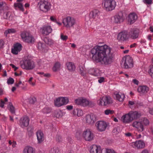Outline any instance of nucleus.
<instances>
[{
	"label": "nucleus",
	"instance_id": "obj_1",
	"mask_svg": "<svg viewBox=\"0 0 153 153\" xmlns=\"http://www.w3.org/2000/svg\"><path fill=\"white\" fill-rule=\"evenodd\" d=\"M111 50V48L106 45L95 46L91 51L92 59L96 62L105 65L110 64L112 62L113 58Z\"/></svg>",
	"mask_w": 153,
	"mask_h": 153
},
{
	"label": "nucleus",
	"instance_id": "obj_2",
	"mask_svg": "<svg viewBox=\"0 0 153 153\" xmlns=\"http://www.w3.org/2000/svg\"><path fill=\"white\" fill-rule=\"evenodd\" d=\"M90 153H116L112 149H101L100 147L94 145L90 147Z\"/></svg>",
	"mask_w": 153,
	"mask_h": 153
},
{
	"label": "nucleus",
	"instance_id": "obj_3",
	"mask_svg": "<svg viewBox=\"0 0 153 153\" xmlns=\"http://www.w3.org/2000/svg\"><path fill=\"white\" fill-rule=\"evenodd\" d=\"M102 4L105 10L109 12L114 9L116 3L114 0H103Z\"/></svg>",
	"mask_w": 153,
	"mask_h": 153
},
{
	"label": "nucleus",
	"instance_id": "obj_4",
	"mask_svg": "<svg viewBox=\"0 0 153 153\" xmlns=\"http://www.w3.org/2000/svg\"><path fill=\"white\" fill-rule=\"evenodd\" d=\"M20 65L22 68L27 70H32L35 67L34 62L28 58L24 59L21 62Z\"/></svg>",
	"mask_w": 153,
	"mask_h": 153
},
{
	"label": "nucleus",
	"instance_id": "obj_5",
	"mask_svg": "<svg viewBox=\"0 0 153 153\" xmlns=\"http://www.w3.org/2000/svg\"><path fill=\"white\" fill-rule=\"evenodd\" d=\"M122 65L126 69L131 68L133 66L134 62L133 59L129 56L123 57L122 59Z\"/></svg>",
	"mask_w": 153,
	"mask_h": 153
},
{
	"label": "nucleus",
	"instance_id": "obj_6",
	"mask_svg": "<svg viewBox=\"0 0 153 153\" xmlns=\"http://www.w3.org/2000/svg\"><path fill=\"white\" fill-rule=\"evenodd\" d=\"M39 1L38 5L40 10L44 12H47L50 9V4L48 0H37Z\"/></svg>",
	"mask_w": 153,
	"mask_h": 153
},
{
	"label": "nucleus",
	"instance_id": "obj_7",
	"mask_svg": "<svg viewBox=\"0 0 153 153\" xmlns=\"http://www.w3.org/2000/svg\"><path fill=\"white\" fill-rule=\"evenodd\" d=\"M75 102L76 104L83 107L87 106L92 107L94 105L91 102L89 101L87 99L83 98H79L76 99L75 100Z\"/></svg>",
	"mask_w": 153,
	"mask_h": 153
},
{
	"label": "nucleus",
	"instance_id": "obj_8",
	"mask_svg": "<svg viewBox=\"0 0 153 153\" xmlns=\"http://www.w3.org/2000/svg\"><path fill=\"white\" fill-rule=\"evenodd\" d=\"M62 23L65 27L69 28L73 26L76 21L74 18L69 16L63 19Z\"/></svg>",
	"mask_w": 153,
	"mask_h": 153
},
{
	"label": "nucleus",
	"instance_id": "obj_9",
	"mask_svg": "<svg viewBox=\"0 0 153 153\" xmlns=\"http://www.w3.org/2000/svg\"><path fill=\"white\" fill-rule=\"evenodd\" d=\"M21 36L22 40L26 42L32 43L34 42V37L27 32H22Z\"/></svg>",
	"mask_w": 153,
	"mask_h": 153
},
{
	"label": "nucleus",
	"instance_id": "obj_10",
	"mask_svg": "<svg viewBox=\"0 0 153 153\" xmlns=\"http://www.w3.org/2000/svg\"><path fill=\"white\" fill-rule=\"evenodd\" d=\"M82 136L85 140L87 141H90L94 139V135L89 129L85 130L82 134Z\"/></svg>",
	"mask_w": 153,
	"mask_h": 153
},
{
	"label": "nucleus",
	"instance_id": "obj_11",
	"mask_svg": "<svg viewBox=\"0 0 153 153\" xmlns=\"http://www.w3.org/2000/svg\"><path fill=\"white\" fill-rule=\"evenodd\" d=\"M68 100L66 97H59L55 100V105L58 107L66 105L68 103Z\"/></svg>",
	"mask_w": 153,
	"mask_h": 153
},
{
	"label": "nucleus",
	"instance_id": "obj_12",
	"mask_svg": "<svg viewBox=\"0 0 153 153\" xmlns=\"http://www.w3.org/2000/svg\"><path fill=\"white\" fill-rule=\"evenodd\" d=\"M100 14V12L98 10L94 9L89 13V19L92 20L97 21L99 19Z\"/></svg>",
	"mask_w": 153,
	"mask_h": 153
},
{
	"label": "nucleus",
	"instance_id": "obj_13",
	"mask_svg": "<svg viewBox=\"0 0 153 153\" xmlns=\"http://www.w3.org/2000/svg\"><path fill=\"white\" fill-rule=\"evenodd\" d=\"M40 31L44 36L48 35L52 31L51 26L48 25H44L40 29Z\"/></svg>",
	"mask_w": 153,
	"mask_h": 153
},
{
	"label": "nucleus",
	"instance_id": "obj_14",
	"mask_svg": "<svg viewBox=\"0 0 153 153\" xmlns=\"http://www.w3.org/2000/svg\"><path fill=\"white\" fill-rule=\"evenodd\" d=\"M113 22L116 24H120L124 20L122 12H120L116 14L113 17Z\"/></svg>",
	"mask_w": 153,
	"mask_h": 153
},
{
	"label": "nucleus",
	"instance_id": "obj_15",
	"mask_svg": "<svg viewBox=\"0 0 153 153\" xmlns=\"http://www.w3.org/2000/svg\"><path fill=\"white\" fill-rule=\"evenodd\" d=\"M129 38L128 33L126 31H122L118 34L117 39L120 41H125Z\"/></svg>",
	"mask_w": 153,
	"mask_h": 153
},
{
	"label": "nucleus",
	"instance_id": "obj_16",
	"mask_svg": "<svg viewBox=\"0 0 153 153\" xmlns=\"http://www.w3.org/2000/svg\"><path fill=\"white\" fill-rule=\"evenodd\" d=\"M149 91V88L145 85L139 86L137 88V92L142 96L146 95Z\"/></svg>",
	"mask_w": 153,
	"mask_h": 153
},
{
	"label": "nucleus",
	"instance_id": "obj_17",
	"mask_svg": "<svg viewBox=\"0 0 153 153\" xmlns=\"http://www.w3.org/2000/svg\"><path fill=\"white\" fill-rule=\"evenodd\" d=\"M139 33V30L137 28L131 29L128 33L129 37L133 39H135L138 38Z\"/></svg>",
	"mask_w": 153,
	"mask_h": 153
},
{
	"label": "nucleus",
	"instance_id": "obj_18",
	"mask_svg": "<svg viewBox=\"0 0 153 153\" xmlns=\"http://www.w3.org/2000/svg\"><path fill=\"white\" fill-rule=\"evenodd\" d=\"M107 126L106 123L105 122L102 121H99L96 124L97 129L100 131H105Z\"/></svg>",
	"mask_w": 153,
	"mask_h": 153
},
{
	"label": "nucleus",
	"instance_id": "obj_19",
	"mask_svg": "<svg viewBox=\"0 0 153 153\" xmlns=\"http://www.w3.org/2000/svg\"><path fill=\"white\" fill-rule=\"evenodd\" d=\"M131 146L134 148L142 149L144 147L145 143L141 140H139L131 143Z\"/></svg>",
	"mask_w": 153,
	"mask_h": 153
},
{
	"label": "nucleus",
	"instance_id": "obj_20",
	"mask_svg": "<svg viewBox=\"0 0 153 153\" xmlns=\"http://www.w3.org/2000/svg\"><path fill=\"white\" fill-rule=\"evenodd\" d=\"M29 119L28 117L25 116L21 118L20 120V125L23 128L27 127L29 125Z\"/></svg>",
	"mask_w": 153,
	"mask_h": 153
},
{
	"label": "nucleus",
	"instance_id": "obj_21",
	"mask_svg": "<svg viewBox=\"0 0 153 153\" xmlns=\"http://www.w3.org/2000/svg\"><path fill=\"white\" fill-rule=\"evenodd\" d=\"M94 117L93 114H88L85 117L86 123L88 124H93L95 122Z\"/></svg>",
	"mask_w": 153,
	"mask_h": 153
},
{
	"label": "nucleus",
	"instance_id": "obj_22",
	"mask_svg": "<svg viewBox=\"0 0 153 153\" xmlns=\"http://www.w3.org/2000/svg\"><path fill=\"white\" fill-rule=\"evenodd\" d=\"M132 126L133 127L137 128L139 132H142L144 130L143 126L141 122L135 121L133 123Z\"/></svg>",
	"mask_w": 153,
	"mask_h": 153
},
{
	"label": "nucleus",
	"instance_id": "obj_23",
	"mask_svg": "<svg viewBox=\"0 0 153 153\" xmlns=\"http://www.w3.org/2000/svg\"><path fill=\"white\" fill-rule=\"evenodd\" d=\"M121 120L123 123H129L132 121L129 112L123 116Z\"/></svg>",
	"mask_w": 153,
	"mask_h": 153
},
{
	"label": "nucleus",
	"instance_id": "obj_24",
	"mask_svg": "<svg viewBox=\"0 0 153 153\" xmlns=\"http://www.w3.org/2000/svg\"><path fill=\"white\" fill-rule=\"evenodd\" d=\"M36 134L38 143H42L45 140L44 134L41 130H39L37 131Z\"/></svg>",
	"mask_w": 153,
	"mask_h": 153
},
{
	"label": "nucleus",
	"instance_id": "obj_25",
	"mask_svg": "<svg viewBox=\"0 0 153 153\" xmlns=\"http://www.w3.org/2000/svg\"><path fill=\"white\" fill-rule=\"evenodd\" d=\"M137 16L134 13H130L128 15V20L130 24L134 23L137 20Z\"/></svg>",
	"mask_w": 153,
	"mask_h": 153
},
{
	"label": "nucleus",
	"instance_id": "obj_26",
	"mask_svg": "<svg viewBox=\"0 0 153 153\" xmlns=\"http://www.w3.org/2000/svg\"><path fill=\"white\" fill-rule=\"evenodd\" d=\"M21 45L19 44H16L14 46V48L12 49V53L14 54H17L21 50Z\"/></svg>",
	"mask_w": 153,
	"mask_h": 153
},
{
	"label": "nucleus",
	"instance_id": "obj_27",
	"mask_svg": "<svg viewBox=\"0 0 153 153\" xmlns=\"http://www.w3.org/2000/svg\"><path fill=\"white\" fill-rule=\"evenodd\" d=\"M66 66L67 69L70 71H73L75 70V65L72 62H67L66 64Z\"/></svg>",
	"mask_w": 153,
	"mask_h": 153
},
{
	"label": "nucleus",
	"instance_id": "obj_28",
	"mask_svg": "<svg viewBox=\"0 0 153 153\" xmlns=\"http://www.w3.org/2000/svg\"><path fill=\"white\" fill-rule=\"evenodd\" d=\"M129 113L132 120L139 118L141 116L140 114L136 111H131Z\"/></svg>",
	"mask_w": 153,
	"mask_h": 153
},
{
	"label": "nucleus",
	"instance_id": "obj_29",
	"mask_svg": "<svg viewBox=\"0 0 153 153\" xmlns=\"http://www.w3.org/2000/svg\"><path fill=\"white\" fill-rule=\"evenodd\" d=\"M103 99L104 101L105 106L110 104L113 103V99L109 96L103 97Z\"/></svg>",
	"mask_w": 153,
	"mask_h": 153
},
{
	"label": "nucleus",
	"instance_id": "obj_30",
	"mask_svg": "<svg viewBox=\"0 0 153 153\" xmlns=\"http://www.w3.org/2000/svg\"><path fill=\"white\" fill-rule=\"evenodd\" d=\"M35 151L33 148L30 146H27L24 149L22 153H35Z\"/></svg>",
	"mask_w": 153,
	"mask_h": 153
},
{
	"label": "nucleus",
	"instance_id": "obj_31",
	"mask_svg": "<svg viewBox=\"0 0 153 153\" xmlns=\"http://www.w3.org/2000/svg\"><path fill=\"white\" fill-rule=\"evenodd\" d=\"M115 95L117 100L120 102H122L123 101L125 97V96L124 94L121 93H118L115 94Z\"/></svg>",
	"mask_w": 153,
	"mask_h": 153
},
{
	"label": "nucleus",
	"instance_id": "obj_32",
	"mask_svg": "<svg viewBox=\"0 0 153 153\" xmlns=\"http://www.w3.org/2000/svg\"><path fill=\"white\" fill-rule=\"evenodd\" d=\"M79 70L80 71V74L82 76H85L88 72V70L86 69L84 65H80L79 67Z\"/></svg>",
	"mask_w": 153,
	"mask_h": 153
},
{
	"label": "nucleus",
	"instance_id": "obj_33",
	"mask_svg": "<svg viewBox=\"0 0 153 153\" xmlns=\"http://www.w3.org/2000/svg\"><path fill=\"white\" fill-rule=\"evenodd\" d=\"M88 73L94 76H97L99 73V70L97 68H91L88 71Z\"/></svg>",
	"mask_w": 153,
	"mask_h": 153
},
{
	"label": "nucleus",
	"instance_id": "obj_34",
	"mask_svg": "<svg viewBox=\"0 0 153 153\" xmlns=\"http://www.w3.org/2000/svg\"><path fill=\"white\" fill-rule=\"evenodd\" d=\"M37 46L38 49L40 51L44 52L46 51V45L44 43L39 42Z\"/></svg>",
	"mask_w": 153,
	"mask_h": 153
},
{
	"label": "nucleus",
	"instance_id": "obj_35",
	"mask_svg": "<svg viewBox=\"0 0 153 153\" xmlns=\"http://www.w3.org/2000/svg\"><path fill=\"white\" fill-rule=\"evenodd\" d=\"M14 6L16 9L18 8L20 10L22 11H24V9L23 7L22 4L21 3H14Z\"/></svg>",
	"mask_w": 153,
	"mask_h": 153
},
{
	"label": "nucleus",
	"instance_id": "obj_36",
	"mask_svg": "<svg viewBox=\"0 0 153 153\" xmlns=\"http://www.w3.org/2000/svg\"><path fill=\"white\" fill-rule=\"evenodd\" d=\"M60 66L61 65L59 62H56L54 65L52 69L53 71H56L59 70Z\"/></svg>",
	"mask_w": 153,
	"mask_h": 153
},
{
	"label": "nucleus",
	"instance_id": "obj_37",
	"mask_svg": "<svg viewBox=\"0 0 153 153\" xmlns=\"http://www.w3.org/2000/svg\"><path fill=\"white\" fill-rule=\"evenodd\" d=\"M44 41L46 44L50 45H52L53 43V41L48 37L45 38L44 39Z\"/></svg>",
	"mask_w": 153,
	"mask_h": 153
},
{
	"label": "nucleus",
	"instance_id": "obj_38",
	"mask_svg": "<svg viewBox=\"0 0 153 153\" xmlns=\"http://www.w3.org/2000/svg\"><path fill=\"white\" fill-rule=\"evenodd\" d=\"M9 109L12 114L15 113V109L11 102H9L8 105Z\"/></svg>",
	"mask_w": 153,
	"mask_h": 153
},
{
	"label": "nucleus",
	"instance_id": "obj_39",
	"mask_svg": "<svg viewBox=\"0 0 153 153\" xmlns=\"http://www.w3.org/2000/svg\"><path fill=\"white\" fill-rule=\"evenodd\" d=\"M50 153H60L59 148L57 147H54L49 151Z\"/></svg>",
	"mask_w": 153,
	"mask_h": 153
},
{
	"label": "nucleus",
	"instance_id": "obj_40",
	"mask_svg": "<svg viewBox=\"0 0 153 153\" xmlns=\"http://www.w3.org/2000/svg\"><path fill=\"white\" fill-rule=\"evenodd\" d=\"M8 99L7 98H5L4 101L2 99L0 100V106L2 108H3L4 106V104H5V102H7Z\"/></svg>",
	"mask_w": 153,
	"mask_h": 153
},
{
	"label": "nucleus",
	"instance_id": "obj_41",
	"mask_svg": "<svg viewBox=\"0 0 153 153\" xmlns=\"http://www.w3.org/2000/svg\"><path fill=\"white\" fill-rule=\"evenodd\" d=\"M98 105L100 106H105L104 101L103 99V97H101L98 101Z\"/></svg>",
	"mask_w": 153,
	"mask_h": 153
},
{
	"label": "nucleus",
	"instance_id": "obj_42",
	"mask_svg": "<svg viewBox=\"0 0 153 153\" xmlns=\"http://www.w3.org/2000/svg\"><path fill=\"white\" fill-rule=\"evenodd\" d=\"M16 30L13 28L9 29H8L7 30H6L5 31V33L7 34L9 33H14L16 32Z\"/></svg>",
	"mask_w": 153,
	"mask_h": 153
},
{
	"label": "nucleus",
	"instance_id": "obj_43",
	"mask_svg": "<svg viewBox=\"0 0 153 153\" xmlns=\"http://www.w3.org/2000/svg\"><path fill=\"white\" fill-rule=\"evenodd\" d=\"M142 124H143L145 126H147L149 125V120L146 118H144L142 119V121L141 122Z\"/></svg>",
	"mask_w": 153,
	"mask_h": 153
},
{
	"label": "nucleus",
	"instance_id": "obj_44",
	"mask_svg": "<svg viewBox=\"0 0 153 153\" xmlns=\"http://www.w3.org/2000/svg\"><path fill=\"white\" fill-rule=\"evenodd\" d=\"M51 111V108L48 107H45L42 110L43 112L45 114L49 113Z\"/></svg>",
	"mask_w": 153,
	"mask_h": 153
},
{
	"label": "nucleus",
	"instance_id": "obj_45",
	"mask_svg": "<svg viewBox=\"0 0 153 153\" xmlns=\"http://www.w3.org/2000/svg\"><path fill=\"white\" fill-rule=\"evenodd\" d=\"M104 113L105 114L108 115L113 114L114 113V111L113 110L108 109L105 111Z\"/></svg>",
	"mask_w": 153,
	"mask_h": 153
},
{
	"label": "nucleus",
	"instance_id": "obj_46",
	"mask_svg": "<svg viewBox=\"0 0 153 153\" xmlns=\"http://www.w3.org/2000/svg\"><path fill=\"white\" fill-rule=\"evenodd\" d=\"M37 74L42 75V76H44L45 77H49L50 76V74L48 73L45 74L43 72H38Z\"/></svg>",
	"mask_w": 153,
	"mask_h": 153
},
{
	"label": "nucleus",
	"instance_id": "obj_47",
	"mask_svg": "<svg viewBox=\"0 0 153 153\" xmlns=\"http://www.w3.org/2000/svg\"><path fill=\"white\" fill-rule=\"evenodd\" d=\"M6 5L5 2H0V12L2 10L4 9V7Z\"/></svg>",
	"mask_w": 153,
	"mask_h": 153
},
{
	"label": "nucleus",
	"instance_id": "obj_48",
	"mask_svg": "<svg viewBox=\"0 0 153 153\" xmlns=\"http://www.w3.org/2000/svg\"><path fill=\"white\" fill-rule=\"evenodd\" d=\"M149 72L152 77L153 78V65L150 66Z\"/></svg>",
	"mask_w": 153,
	"mask_h": 153
},
{
	"label": "nucleus",
	"instance_id": "obj_49",
	"mask_svg": "<svg viewBox=\"0 0 153 153\" xmlns=\"http://www.w3.org/2000/svg\"><path fill=\"white\" fill-rule=\"evenodd\" d=\"M14 79L11 78H9L7 80V83L8 84H12L14 82Z\"/></svg>",
	"mask_w": 153,
	"mask_h": 153
},
{
	"label": "nucleus",
	"instance_id": "obj_50",
	"mask_svg": "<svg viewBox=\"0 0 153 153\" xmlns=\"http://www.w3.org/2000/svg\"><path fill=\"white\" fill-rule=\"evenodd\" d=\"M113 132L115 134H117L120 132L119 128L118 127H115L113 130Z\"/></svg>",
	"mask_w": 153,
	"mask_h": 153
},
{
	"label": "nucleus",
	"instance_id": "obj_51",
	"mask_svg": "<svg viewBox=\"0 0 153 153\" xmlns=\"http://www.w3.org/2000/svg\"><path fill=\"white\" fill-rule=\"evenodd\" d=\"M83 111L81 109H78V113H77V116L78 117H80L83 115Z\"/></svg>",
	"mask_w": 153,
	"mask_h": 153
},
{
	"label": "nucleus",
	"instance_id": "obj_52",
	"mask_svg": "<svg viewBox=\"0 0 153 153\" xmlns=\"http://www.w3.org/2000/svg\"><path fill=\"white\" fill-rule=\"evenodd\" d=\"M56 141L58 142H61L62 140V137L59 134H57L56 137Z\"/></svg>",
	"mask_w": 153,
	"mask_h": 153
},
{
	"label": "nucleus",
	"instance_id": "obj_53",
	"mask_svg": "<svg viewBox=\"0 0 153 153\" xmlns=\"http://www.w3.org/2000/svg\"><path fill=\"white\" fill-rule=\"evenodd\" d=\"M62 113L61 111H57L56 113V117L57 118H59L62 116Z\"/></svg>",
	"mask_w": 153,
	"mask_h": 153
},
{
	"label": "nucleus",
	"instance_id": "obj_54",
	"mask_svg": "<svg viewBox=\"0 0 153 153\" xmlns=\"http://www.w3.org/2000/svg\"><path fill=\"white\" fill-rule=\"evenodd\" d=\"M36 101V99L35 97L31 98L29 100V103L31 104H34Z\"/></svg>",
	"mask_w": 153,
	"mask_h": 153
},
{
	"label": "nucleus",
	"instance_id": "obj_55",
	"mask_svg": "<svg viewBox=\"0 0 153 153\" xmlns=\"http://www.w3.org/2000/svg\"><path fill=\"white\" fill-rule=\"evenodd\" d=\"M143 2L146 4H152V0H143Z\"/></svg>",
	"mask_w": 153,
	"mask_h": 153
},
{
	"label": "nucleus",
	"instance_id": "obj_56",
	"mask_svg": "<svg viewBox=\"0 0 153 153\" xmlns=\"http://www.w3.org/2000/svg\"><path fill=\"white\" fill-rule=\"evenodd\" d=\"M68 37L66 36H64L62 34L61 35V39L63 40H66L68 39Z\"/></svg>",
	"mask_w": 153,
	"mask_h": 153
},
{
	"label": "nucleus",
	"instance_id": "obj_57",
	"mask_svg": "<svg viewBox=\"0 0 153 153\" xmlns=\"http://www.w3.org/2000/svg\"><path fill=\"white\" fill-rule=\"evenodd\" d=\"M79 108H76L74 109L73 111V114L75 116L76 115L77 116V113H78V110Z\"/></svg>",
	"mask_w": 153,
	"mask_h": 153
},
{
	"label": "nucleus",
	"instance_id": "obj_58",
	"mask_svg": "<svg viewBox=\"0 0 153 153\" xmlns=\"http://www.w3.org/2000/svg\"><path fill=\"white\" fill-rule=\"evenodd\" d=\"M33 79V77H30L29 79L28 82L31 85L33 86H34L35 85V83L32 82V80Z\"/></svg>",
	"mask_w": 153,
	"mask_h": 153
},
{
	"label": "nucleus",
	"instance_id": "obj_59",
	"mask_svg": "<svg viewBox=\"0 0 153 153\" xmlns=\"http://www.w3.org/2000/svg\"><path fill=\"white\" fill-rule=\"evenodd\" d=\"M50 20L52 22H56L57 20L55 17L53 16H52L50 17Z\"/></svg>",
	"mask_w": 153,
	"mask_h": 153
},
{
	"label": "nucleus",
	"instance_id": "obj_60",
	"mask_svg": "<svg viewBox=\"0 0 153 153\" xmlns=\"http://www.w3.org/2000/svg\"><path fill=\"white\" fill-rule=\"evenodd\" d=\"M125 135L128 137H132V134L131 133L129 132H127L125 133Z\"/></svg>",
	"mask_w": 153,
	"mask_h": 153
},
{
	"label": "nucleus",
	"instance_id": "obj_61",
	"mask_svg": "<svg viewBox=\"0 0 153 153\" xmlns=\"http://www.w3.org/2000/svg\"><path fill=\"white\" fill-rule=\"evenodd\" d=\"M4 42L3 40L0 39V48H2L4 45Z\"/></svg>",
	"mask_w": 153,
	"mask_h": 153
},
{
	"label": "nucleus",
	"instance_id": "obj_62",
	"mask_svg": "<svg viewBox=\"0 0 153 153\" xmlns=\"http://www.w3.org/2000/svg\"><path fill=\"white\" fill-rule=\"evenodd\" d=\"M105 80L103 77H100L98 80V82L100 83H101L104 81Z\"/></svg>",
	"mask_w": 153,
	"mask_h": 153
},
{
	"label": "nucleus",
	"instance_id": "obj_63",
	"mask_svg": "<svg viewBox=\"0 0 153 153\" xmlns=\"http://www.w3.org/2000/svg\"><path fill=\"white\" fill-rule=\"evenodd\" d=\"M66 109L69 110H70L73 108V106L72 105H68L66 106Z\"/></svg>",
	"mask_w": 153,
	"mask_h": 153
},
{
	"label": "nucleus",
	"instance_id": "obj_64",
	"mask_svg": "<svg viewBox=\"0 0 153 153\" xmlns=\"http://www.w3.org/2000/svg\"><path fill=\"white\" fill-rule=\"evenodd\" d=\"M5 15L6 16L5 17V18L7 19L8 18H9L10 16V12H8L5 14Z\"/></svg>",
	"mask_w": 153,
	"mask_h": 153
}]
</instances>
